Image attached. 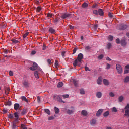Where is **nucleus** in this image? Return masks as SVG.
Segmentation results:
<instances>
[{"mask_svg": "<svg viewBox=\"0 0 129 129\" xmlns=\"http://www.w3.org/2000/svg\"><path fill=\"white\" fill-rule=\"evenodd\" d=\"M60 17L64 20H67V19H70L71 18V14L67 13H63L61 15Z\"/></svg>", "mask_w": 129, "mask_h": 129, "instance_id": "nucleus-1", "label": "nucleus"}, {"mask_svg": "<svg viewBox=\"0 0 129 129\" xmlns=\"http://www.w3.org/2000/svg\"><path fill=\"white\" fill-rule=\"evenodd\" d=\"M116 69L118 74H122V72H123V70H122V67L120 64H117Z\"/></svg>", "mask_w": 129, "mask_h": 129, "instance_id": "nucleus-2", "label": "nucleus"}, {"mask_svg": "<svg viewBox=\"0 0 129 129\" xmlns=\"http://www.w3.org/2000/svg\"><path fill=\"white\" fill-rule=\"evenodd\" d=\"M30 70L32 71H35V70H37L38 69V64L36 62H33L32 67L29 68Z\"/></svg>", "mask_w": 129, "mask_h": 129, "instance_id": "nucleus-3", "label": "nucleus"}, {"mask_svg": "<svg viewBox=\"0 0 129 129\" xmlns=\"http://www.w3.org/2000/svg\"><path fill=\"white\" fill-rule=\"evenodd\" d=\"M83 59V54L82 53H79L78 55L77 60L78 62H82V59Z\"/></svg>", "mask_w": 129, "mask_h": 129, "instance_id": "nucleus-4", "label": "nucleus"}, {"mask_svg": "<svg viewBox=\"0 0 129 129\" xmlns=\"http://www.w3.org/2000/svg\"><path fill=\"white\" fill-rule=\"evenodd\" d=\"M23 87L29 88L30 87V83L28 81H24L23 83Z\"/></svg>", "mask_w": 129, "mask_h": 129, "instance_id": "nucleus-5", "label": "nucleus"}, {"mask_svg": "<svg viewBox=\"0 0 129 129\" xmlns=\"http://www.w3.org/2000/svg\"><path fill=\"white\" fill-rule=\"evenodd\" d=\"M60 21H61V19L59 17H56L53 19L52 22L54 23V24H55V25H57V24H58Z\"/></svg>", "mask_w": 129, "mask_h": 129, "instance_id": "nucleus-6", "label": "nucleus"}, {"mask_svg": "<svg viewBox=\"0 0 129 129\" xmlns=\"http://www.w3.org/2000/svg\"><path fill=\"white\" fill-rule=\"evenodd\" d=\"M70 109H71V110L68 109L67 110V113H68V114H69V115L72 114V113H73V112H74V107H72V106L71 107Z\"/></svg>", "mask_w": 129, "mask_h": 129, "instance_id": "nucleus-7", "label": "nucleus"}, {"mask_svg": "<svg viewBox=\"0 0 129 129\" xmlns=\"http://www.w3.org/2000/svg\"><path fill=\"white\" fill-rule=\"evenodd\" d=\"M119 28L120 30H125V29H127V25L125 24H120Z\"/></svg>", "mask_w": 129, "mask_h": 129, "instance_id": "nucleus-8", "label": "nucleus"}, {"mask_svg": "<svg viewBox=\"0 0 129 129\" xmlns=\"http://www.w3.org/2000/svg\"><path fill=\"white\" fill-rule=\"evenodd\" d=\"M102 112H103V109H99L96 113V116H97L98 117H99V116L101 115V113H102Z\"/></svg>", "mask_w": 129, "mask_h": 129, "instance_id": "nucleus-9", "label": "nucleus"}, {"mask_svg": "<svg viewBox=\"0 0 129 129\" xmlns=\"http://www.w3.org/2000/svg\"><path fill=\"white\" fill-rule=\"evenodd\" d=\"M103 84L105 85L106 86L109 85V81L106 79H104L103 80Z\"/></svg>", "mask_w": 129, "mask_h": 129, "instance_id": "nucleus-10", "label": "nucleus"}, {"mask_svg": "<svg viewBox=\"0 0 129 129\" xmlns=\"http://www.w3.org/2000/svg\"><path fill=\"white\" fill-rule=\"evenodd\" d=\"M120 44H121V46H122L123 47L126 46L127 43H126V41H125V39H123L121 40Z\"/></svg>", "mask_w": 129, "mask_h": 129, "instance_id": "nucleus-11", "label": "nucleus"}, {"mask_svg": "<svg viewBox=\"0 0 129 129\" xmlns=\"http://www.w3.org/2000/svg\"><path fill=\"white\" fill-rule=\"evenodd\" d=\"M96 96L97 98H101L102 97V93L101 92H97L96 93Z\"/></svg>", "mask_w": 129, "mask_h": 129, "instance_id": "nucleus-12", "label": "nucleus"}, {"mask_svg": "<svg viewBox=\"0 0 129 129\" xmlns=\"http://www.w3.org/2000/svg\"><path fill=\"white\" fill-rule=\"evenodd\" d=\"M90 124H91V125H92L93 126V125H95V124H96V119H92L90 121Z\"/></svg>", "mask_w": 129, "mask_h": 129, "instance_id": "nucleus-13", "label": "nucleus"}, {"mask_svg": "<svg viewBox=\"0 0 129 129\" xmlns=\"http://www.w3.org/2000/svg\"><path fill=\"white\" fill-rule=\"evenodd\" d=\"M48 32L51 33V34H55L56 30H55L53 28L50 27L48 29Z\"/></svg>", "mask_w": 129, "mask_h": 129, "instance_id": "nucleus-14", "label": "nucleus"}, {"mask_svg": "<svg viewBox=\"0 0 129 129\" xmlns=\"http://www.w3.org/2000/svg\"><path fill=\"white\" fill-rule=\"evenodd\" d=\"M102 77H99L98 78V79L97 80V84H99V85H100V84H101V82H102Z\"/></svg>", "mask_w": 129, "mask_h": 129, "instance_id": "nucleus-15", "label": "nucleus"}, {"mask_svg": "<svg viewBox=\"0 0 129 129\" xmlns=\"http://www.w3.org/2000/svg\"><path fill=\"white\" fill-rule=\"evenodd\" d=\"M56 99H57V101H59V102H63V103H65V102L63 101V100H62V98H61L60 96H57L56 97Z\"/></svg>", "mask_w": 129, "mask_h": 129, "instance_id": "nucleus-16", "label": "nucleus"}, {"mask_svg": "<svg viewBox=\"0 0 129 129\" xmlns=\"http://www.w3.org/2000/svg\"><path fill=\"white\" fill-rule=\"evenodd\" d=\"M98 15H100V16H103V15L104 14V13L103 12V10H102V9H100L98 10Z\"/></svg>", "mask_w": 129, "mask_h": 129, "instance_id": "nucleus-17", "label": "nucleus"}, {"mask_svg": "<svg viewBox=\"0 0 129 129\" xmlns=\"http://www.w3.org/2000/svg\"><path fill=\"white\" fill-rule=\"evenodd\" d=\"M54 111H55V114H58V113L60 112V109H59L57 107H55Z\"/></svg>", "mask_w": 129, "mask_h": 129, "instance_id": "nucleus-18", "label": "nucleus"}, {"mask_svg": "<svg viewBox=\"0 0 129 129\" xmlns=\"http://www.w3.org/2000/svg\"><path fill=\"white\" fill-rule=\"evenodd\" d=\"M11 41H12V43L13 44H18V43H20V41H19V40L15 39H12Z\"/></svg>", "mask_w": 129, "mask_h": 129, "instance_id": "nucleus-19", "label": "nucleus"}, {"mask_svg": "<svg viewBox=\"0 0 129 129\" xmlns=\"http://www.w3.org/2000/svg\"><path fill=\"white\" fill-rule=\"evenodd\" d=\"M19 107H20V104H19L18 103H16L14 104L15 110H17V109H19Z\"/></svg>", "mask_w": 129, "mask_h": 129, "instance_id": "nucleus-20", "label": "nucleus"}, {"mask_svg": "<svg viewBox=\"0 0 129 129\" xmlns=\"http://www.w3.org/2000/svg\"><path fill=\"white\" fill-rule=\"evenodd\" d=\"M21 99L22 100H23L24 101H25V102H27V103H28V102H29V100L27 99V98H26L25 96H22Z\"/></svg>", "mask_w": 129, "mask_h": 129, "instance_id": "nucleus-21", "label": "nucleus"}, {"mask_svg": "<svg viewBox=\"0 0 129 129\" xmlns=\"http://www.w3.org/2000/svg\"><path fill=\"white\" fill-rule=\"evenodd\" d=\"M53 15L54 14L53 13H48L47 15V17L48 19H51V18H52V17H53Z\"/></svg>", "mask_w": 129, "mask_h": 129, "instance_id": "nucleus-22", "label": "nucleus"}, {"mask_svg": "<svg viewBox=\"0 0 129 129\" xmlns=\"http://www.w3.org/2000/svg\"><path fill=\"white\" fill-rule=\"evenodd\" d=\"M124 83H127V82H129V76H126L124 79Z\"/></svg>", "mask_w": 129, "mask_h": 129, "instance_id": "nucleus-23", "label": "nucleus"}, {"mask_svg": "<svg viewBox=\"0 0 129 129\" xmlns=\"http://www.w3.org/2000/svg\"><path fill=\"white\" fill-rule=\"evenodd\" d=\"M103 115L104 117H107V116L109 115V111H107L106 112L103 113Z\"/></svg>", "mask_w": 129, "mask_h": 129, "instance_id": "nucleus-24", "label": "nucleus"}, {"mask_svg": "<svg viewBox=\"0 0 129 129\" xmlns=\"http://www.w3.org/2000/svg\"><path fill=\"white\" fill-rule=\"evenodd\" d=\"M34 74L36 78H39V72L38 71L34 72Z\"/></svg>", "mask_w": 129, "mask_h": 129, "instance_id": "nucleus-25", "label": "nucleus"}, {"mask_svg": "<svg viewBox=\"0 0 129 129\" xmlns=\"http://www.w3.org/2000/svg\"><path fill=\"white\" fill-rule=\"evenodd\" d=\"M81 113L84 116H86L88 114L87 111L85 110H82Z\"/></svg>", "mask_w": 129, "mask_h": 129, "instance_id": "nucleus-26", "label": "nucleus"}, {"mask_svg": "<svg viewBox=\"0 0 129 129\" xmlns=\"http://www.w3.org/2000/svg\"><path fill=\"white\" fill-rule=\"evenodd\" d=\"M124 98L123 97V96H121L119 97L118 100H119V102H122V101H123Z\"/></svg>", "mask_w": 129, "mask_h": 129, "instance_id": "nucleus-27", "label": "nucleus"}, {"mask_svg": "<svg viewBox=\"0 0 129 129\" xmlns=\"http://www.w3.org/2000/svg\"><path fill=\"white\" fill-rule=\"evenodd\" d=\"M77 65H78V60L76 59L73 62V66L74 67H76Z\"/></svg>", "mask_w": 129, "mask_h": 129, "instance_id": "nucleus-28", "label": "nucleus"}, {"mask_svg": "<svg viewBox=\"0 0 129 129\" xmlns=\"http://www.w3.org/2000/svg\"><path fill=\"white\" fill-rule=\"evenodd\" d=\"M111 47H112V45L111 44V43H108L107 44V48L108 50H109V49H110V48H111Z\"/></svg>", "mask_w": 129, "mask_h": 129, "instance_id": "nucleus-29", "label": "nucleus"}, {"mask_svg": "<svg viewBox=\"0 0 129 129\" xmlns=\"http://www.w3.org/2000/svg\"><path fill=\"white\" fill-rule=\"evenodd\" d=\"M42 10V8H41V7L40 6H38L36 8V12L37 13H40V12H41V10Z\"/></svg>", "mask_w": 129, "mask_h": 129, "instance_id": "nucleus-30", "label": "nucleus"}, {"mask_svg": "<svg viewBox=\"0 0 129 129\" xmlns=\"http://www.w3.org/2000/svg\"><path fill=\"white\" fill-rule=\"evenodd\" d=\"M108 41H113V36L112 35H109L108 37Z\"/></svg>", "mask_w": 129, "mask_h": 129, "instance_id": "nucleus-31", "label": "nucleus"}, {"mask_svg": "<svg viewBox=\"0 0 129 129\" xmlns=\"http://www.w3.org/2000/svg\"><path fill=\"white\" fill-rule=\"evenodd\" d=\"M82 8H87V7H88V4L85 2L82 5Z\"/></svg>", "mask_w": 129, "mask_h": 129, "instance_id": "nucleus-32", "label": "nucleus"}, {"mask_svg": "<svg viewBox=\"0 0 129 129\" xmlns=\"http://www.w3.org/2000/svg\"><path fill=\"white\" fill-rule=\"evenodd\" d=\"M45 112L47 113V114H48V115H50V114H51V111H50V110H49L48 109H46L44 110Z\"/></svg>", "mask_w": 129, "mask_h": 129, "instance_id": "nucleus-33", "label": "nucleus"}, {"mask_svg": "<svg viewBox=\"0 0 129 129\" xmlns=\"http://www.w3.org/2000/svg\"><path fill=\"white\" fill-rule=\"evenodd\" d=\"M26 114H27V110L24 109L21 112V114L22 115H25Z\"/></svg>", "mask_w": 129, "mask_h": 129, "instance_id": "nucleus-34", "label": "nucleus"}, {"mask_svg": "<svg viewBox=\"0 0 129 129\" xmlns=\"http://www.w3.org/2000/svg\"><path fill=\"white\" fill-rule=\"evenodd\" d=\"M91 49V47L89 46V45L85 46V50L87 51H89Z\"/></svg>", "mask_w": 129, "mask_h": 129, "instance_id": "nucleus-35", "label": "nucleus"}, {"mask_svg": "<svg viewBox=\"0 0 129 129\" xmlns=\"http://www.w3.org/2000/svg\"><path fill=\"white\" fill-rule=\"evenodd\" d=\"M62 86H63V82H59L57 85V87L60 88V87H62Z\"/></svg>", "mask_w": 129, "mask_h": 129, "instance_id": "nucleus-36", "label": "nucleus"}, {"mask_svg": "<svg viewBox=\"0 0 129 129\" xmlns=\"http://www.w3.org/2000/svg\"><path fill=\"white\" fill-rule=\"evenodd\" d=\"M28 35H29V32H26L23 35V39H26V37L28 36Z\"/></svg>", "mask_w": 129, "mask_h": 129, "instance_id": "nucleus-37", "label": "nucleus"}, {"mask_svg": "<svg viewBox=\"0 0 129 129\" xmlns=\"http://www.w3.org/2000/svg\"><path fill=\"white\" fill-rule=\"evenodd\" d=\"M14 117H15V118H19V113L15 112L14 113Z\"/></svg>", "mask_w": 129, "mask_h": 129, "instance_id": "nucleus-38", "label": "nucleus"}, {"mask_svg": "<svg viewBox=\"0 0 129 129\" xmlns=\"http://www.w3.org/2000/svg\"><path fill=\"white\" fill-rule=\"evenodd\" d=\"M80 94H85V91H84L83 89H81L80 90Z\"/></svg>", "mask_w": 129, "mask_h": 129, "instance_id": "nucleus-39", "label": "nucleus"}, {"mask_svg": "<svg viewBox=\"0 0 129 129\" xmlns=\"http://www.w3.org/2000/svg\"><path fill=\"white\" fill-rule=\"evenodd\" d=\"M129 114V109L126 110L125 111V114L124 115V116H127Z\"/></svg>", "mask_w": 129, "mask_h": 129, "instance_id": "nucleus-40", "label": "nucleus"}, {"mask_svg": "<svg viewBox=\"0 0 129 129\" xmlns=\"http://www.w3.org/2000/svg\"><path fill=\"white\" fill-rule=\"evenodd\" d=\"M108 16L110 18V19H112V18H113V14L109 12L108 14Z\"/></svg>", "mask_w": 129, "mask_h": 129, "instance_id": "nucleus-41", "label": "nucleus"}, {"mask_svg": "<svg viewBox=\"0 0 129 129\" xmlns=\"http://www.w3.org/2000/svg\"><path fill=\"white\" fill-rule=\"evenodd\" d=\"M94 29L95 31H97V28H98V24H95L93 26Z\"/></svg>", "mask_w": 129, "mask_h": 129, "instance_id": "nucleus-42", "label": "nucleus"}, {"mask_svg": "<svg viewBox=\"0 0 129 129\" xmlns=\"http://www.w3.org/2000/svg\"><path fill=\"white\" fill-rule=\"evenodd\" d=\"M112 112H116L117 111V109H116L115 107H114L112 108Z\"/></svg>", "mask_w": 129, "mask_h": 129, "instance_id": "nucleus-43", "label": "nucleus"}, {"mask_svg": "<svg viewBox=\"0 0 129 129\" xmlns=\"http://www.w3.org/2000/svg\"><path fill=\"white\" fill-rule=\"evenodd\" d=\"M104 56L103 54H101L98 56V60H101L103 58Z\"/></svg>", "mask_w": 129, "mask_h": 129, "instance_id": "nucleus-44", "label": "nucleus"}, {"mask_svg": "<svg viewBox=\"0 0 129 129\" xmlns=\"http://www.w3.org/2000/svg\"><path fill=\"white\" fill-rule=\"evenodd\" d=\"M62 97H63L64 99H65V98H68V97H69V95L68 94L63 95H62Z\"/></svg>", "mask_w": 129, "mask_h": 129, "instance_id": "nucleus-45", "label": "nucleus"}, {"mask_svg": "<svg viewBox=\"0 0 129 129\" xmlns=\"http://www.w3.org/2000/svg\"><path fill=\"white\" fill-rule=\"evenodd\" d=\"M58 61L55 60V63H54L55 68H58Z\"/></svg>", "mask_w": 129, "mask_h": 129, "instance_id": "nucleus-46", "label": "nucleus"}, {"mask_svg": "<svg viewBox=\"0 0 129 129\" xmlns=\"http://www.w3.org/2000/svg\"><path fill=\"white\" fill-rule=\"evenodd\" d=\"M54 118L55 117H54V116H51L48 118V120H53V119H54Z\"/></svg>", "mask_w": 129, "mask_h": 129, "instance_id": "nucleus-47", "label": "nucleus"}, {"mask_svg": "<svg viewBox=\"0 0 129 129\" xmlns=\"http://www.w3.org/2000/svg\"><path fill=\"white\" fill-rule=\"evenodd\" d=\"M109 95H110V97H114V96H115L114 95V93H113V92L109 93Z\"/></svg>", "mask_w": 129, "mask_h": 129, "instance_id": "nucleus-48", "label": "nucleus"}, {"mask_svg": "<svg viewBox=\"0 0 129 129\" xmlns=\"http://www.w3.org/2000/svg\"><path fill=\"white\" fill-rule=\"evenodd\" d=\"M46 49H47V46H46L45 44H44L42 47V50L43 51H45V50H46Z\"/></svg>", "mask_w": 129, "mask_h": 129, "instance_id": "nucleus-49", "label": "nucleus"}, {"mask_svg": "<svg viewBox=\"0 0 129 129\" xmlns=\"http://www.w3.org/2000/svg\"><path fill=\"white\" fill-rule=\"evenodd\" d=\"M8 118L13 119L14 118V115L12 114H10L8 115Z\"/></svg>", "mask_w": 129, "mask_h": 129, "instance_id": "nucleus-50", "label": "nucleus"}, {"mask_svg": "<svg viewBox=\"0 0 129 129\" xmlns=\"http://www.w3.org/2000/svg\"><path fill=\"white\" fill-rule=\"evenodd\" d=\"M65 54H66V52H65V51H62L61 52V56H62V58H65Z\"/></svg>", "mask_w": 129, "mask_h": 129, "instance_id": "nucleus-51", "label": "nucleus"}, {"mask_svg": "<svg viewBox=\"0 0 129 129\" xmlns=\"http://www.w3.org/2000/svg\"><path fill=\"white\" fill-rule=\"evenodd\" d=\"M6 104L7 105H9V106H11V105H12V102H11V101H7V102L6 103Z\"/></svg>", "mask_w": 129, "mask_h": 129, "instance_id": "nucleus-52", "label": "nucleus"}, {"mask_svg": "<svg viewBox=\"0 0 129 129\" xmlns=\"http://www.w3.org/2000/svg\"><path fill=\"white\" fill-rule=\"evenodd\" d=\"M93 13L94 15H97V16L98 15V11L97 10H94Z\"/></svg>", "mask_w": 129, "mask_h": 129, "instance_id": "nucleus-53", "label": "nucleus"}, {"mask_svg": "<svg viewBox=\"0 0 129 129\" xmlns=\"http://www.w3.org/2000/svg\"><path fill=\"white\" fill-rule=\"evenodd\" d=\"M111 66L109 63H107V66L106 67V69L108 70L110 68Z\"/></svg>", "mask_w": 129, "mask_h": 129, "instance_id": "nucleus-54", "label": "nucleus"}, {"mask_svg": "<svg viewBox=\"0 0 129 129\" xmlns=\"http://www.w3.org/2000/svg\"><path fill=\"white\" fill-rule=\"evenodd\" d=\"M19 118H16L15 119H14V123H17V122H18V121H19Z\"/></svg>", "mask_w": 129, "mask_h": 129, "instance_id": "nucleus-55", "label": "nucleus"}, {"mask_svg": "<svg viewBox=\"0 0 129 129\" xmlns=\"http://www.w3.org/2000/svg\"><path fill=\"white\" fill-rule=\"evenodd\" d=\"M73 83H74L75 86H76V87L77 86V81H76V80H74Z\"/></svg>", "mask_w": 129, "mask_h": 129, "instance_id": "nucleus-56", "label": "nucleus"}, {"mask_svg": "<svg viewBox=\"0 0 129 129\" xmlns=\"http://www.w3.org/2000/svg\"><path fill=\"white\" fill-rule=\"evenodd\" d=\"M116 43L117 44H120V40H119V38H117L116 39Z\"/></svg>", "mask_w": 129, "mask_h": 129, "instance_id": "nucleus-57", "label": "nucleus"}, {"mask_svg": "<svg viewBox=\"0 0 129 129\" xmlns=\"http://www.w3.org/2000/svg\"><path fill=\"white\" fill-rule=\"evenodd\" d=\"M47 62L49 65H51L52 63V61L51 60V59H47Z\"/></svg>", "mask_w": 129, "mask_h": 129, "instance_id": "nucleus-58", "label": "nucleus"}, {"mask_svg": "<svg viewBox=\"0 0 129 129\" xmlns=\"http://www.w3.org/2000/svg\"><path fill=\"white\" fill-rule=\"evenodd\" d=\"M9 74L10 76H13L14 75V72L12 71H10L9 73Z\"/></svg>", "mask_w": 129, "mask_h": 129, "instance_id": "nucleus-59", "label": "nucleus"}, {"mask_svg": "<svg viewBox=\"0 0 129 129\" xmlns=\"http://www.w3.org/2000/svg\"><path fill=\"white\" fill-rule=\"evenodd\" d=\"M12 127L14 129L17 128V125H16V123H13V124L12 125Z\"/></svg>", "mask_w": 129, "mask_h": 129, "instance_id": "nucleus-60", "label": "nucleus"}, {"mask_svg": "<svg viewBox=\"0 0 129 129\" xmlns=\"http://www.w3.org/2000/svg\"><path fill=\"white\" fill-rule=\"evenodd\" d=\"M77 51V48H75L73 49V54H75L76 53V51Z\"/></svg>", "mask_w": 129, "mask_h": 129, "instance_id": "nucleus-61", "label": "nucleus"}, {"mask_svg": "<svg viewBox=\"0 0 129 129\" xmlns=\"http://www.w3.org/2000/svg\"><path fill=\"white\" fill-rule=\"evenodd\" d=\"M85 71H90V70L89 69V68L86 66L85 67Z\"/></svg>", "mask_w": 129, "mask_h": 129, "instance_id": "nucleus-62", "label": "nucleus"}, {"mask_svg": "<svg viewBox=\"0 0 129 129\" xmlns=\"http://www.w3.org/2000/svg\"><path fill=\"white\" fill-rule=\"evenodd\" d=\"M129 73V70H125L124 72V74H126Z\"/></svg>", "mask_w": 129, "mask_h": 129, "instance_id": "nucleus-63", "label": "nucleus"}, {"mask_svg": "<svg viewBox=\"0 0 129 129\" xmlns=\"http://www.w3.org/2000/svg\"><path fill=\"white\" fill-rule=\"evenodd\" d=\"M124 109H126V110L129 109V104H127V105L125 107Z\"/></svg>", "mask_w": 129, "mask_h": 129, "instance_id": "nucleus-64", "label": "nucleus"}]
</instances>
